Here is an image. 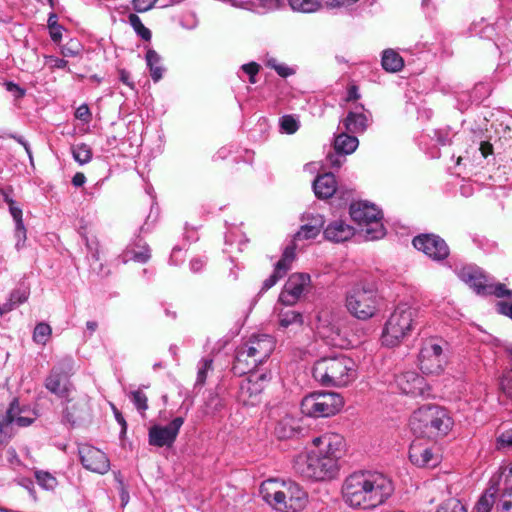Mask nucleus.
Listing matches in <instances>:
<instances>
[{"mask_svg":"<svg viewBox=\"0 0 512 512\" xmlns=\"http://www.w3.org/2000/svg\"><path fill=\"white\" fill-rule=\"evenodd\" d=\"M394 491L392 481L377 471L350 474L342 486L343 499L353 508L373 509L383 504Z\"/></svg>","mask_w":512,"mask_h":512,"instance_id":"f257e3e1","label":"nucleus"},{"mask_svg":"<svg viewBox=\"0 0 512 512\" xmlns=\"http://www.w3.org/2000/svg\"><path fill=\"white\" fill-rule=\"evenodd\" d=\"M453 425L454 421L449 411L434 404L419 407L410 418L412 432L418 437L432 440L445 437Z\"/></svg>","mask_w":512,"mask_h":512,"instance_id":"f03ea898","label":"nucleus"},{"mask_svg":"<svg viewBox=\"0 0 512 512\" xmlns=\"http://www.w3.org/2000/svg\"><path fill=\"white\" fill-rule=\"evenodd\" d=\"M260 494L265 502L282 512H299L307 504L306 492L292 481L265 480Z\"/></svg>","mask_w":512,"mask_h":512,"instance_id":"7ed1b4c3","label":"nucleus"},{"mask_svg":"<svg viewBox=\"0 0 512 512\" xmlns=\"http://www.w3.org/2000/svg\"><path fill=\"white\" fill-rule=\"evenodd\" d=\"M274 348L275 342L271 336L267 334L251 336L237 348L232 372L237 376L250 373L270 357Z\"/></svg>","mask_w":512,"mask_h":512,"instance_id":"20e7f679","label":"nucleus"},{"mask_svg":"<svg viewBox=\"0 0 512 512\" xmlns=\"http://www.w3.org/2000/svg\"><path fill=\"white\" fill-rule=\"evenodd\" d=\"M356 376L354 360L345 355L321 358L313 366V377L323 386L343 387Z\"/></svg>","mask_w":512,"mask_h":512,"instance_id":"39448f33","label":"nucleus"},{"mask_svg":"<svg viewBox=\"0 0 512 512\" xmlns=\"http://www.w3.org/2000/svg\"><path fill=\"white\" fill-rule=\"evenodd\" d=\"M345 305L353 317L368 320L376 315L380 298L373 285L357 282L346 292Z\"/></svg>","mask_w":512,"mask_h":512,"instance_id":"423d86ee","label":"nucleus"},{"mask_svg":"<svg viewBox=\"0 0 512 512\" xmlns=\"http://www.w3.org/2000/svg\"><path fill=\"white\" fill-rule=\"evenodd\" d=\"M293 468L303 477L316 481L332 479L338 473L333 458H326L315 450L298 454Z\"/></svg>","mask_w":512,"mask_h":512,"instance_id":"0eeeda50","label":"nucleus"},{"mask_svg":"<svg viewBox=\"0 0 512 512\" xmlns=\"http://www.w3.org/2000/svg\"><path fill=\"white\" fill-rule=\"evenodd\" d=\"M416 309L407 304L398 305L387 319L383 332L382 343L388 347L397 346L412 331Z\"/></svg>","mask_w":512,"mask_h":512,"instance_id":"6e6552de","label":"nucleus"},{"mask_svg":"<svg viewBox=\"0 0 512 512\" xmlns=\"http://www.w3.org/2000/svg\"><path fill=\"white\" fill-rule=\"evenodd\" d=\"M344 405L343 398L335 392H315L301 402V411L310 417H329L338 413Z\"/></svg>","mask_w":512,"mask_h":512,"instance_id":"1a4fd4ad","label":"nucleus"},{"mask_svg":"<svg viewBox=\"0 0 512 512\" xmlns=\"http://www.w3.org/2000/svg\"><path fill=\"white\" fill-rule=\"evenodd\" d=\"M420 370L427 375L441 374L448 363V345L437 339L426 340L419 352Z\"/></svg>","mask_w":512,"mask_h":512,"instance_id":"9d476101","label":"nucleus"},{"mask_svg":"<svg viewBox=\"0 0 512 512\" xmlns=\"http://www.w3.org/2000/svg\"><path fill=\"white\" fill-rule=\"evenodd\" d=\"M350 216L358 225L366 226L364 233L367 240H376L385 235L381 212L375 205L366 202L353 203L350 206Z\"/></svg>","mask_w":512,"mask_h":512,"instance_id":"9b49d317","label":"nucleus"},{"mask_svg":"<svg viewBox=\"0 0 512 512\" xmlns=\"http://www.w3.org/2000/svg\"><path fill=\"white\" fill-rule=\"evenodd\" d=\"M73 370V360L64 358L50 371L45 379V388L60 398H67L73 388L69 377Z\"/></svg>","mask_w":512,"mask_h":512,"instance_id":"f8f14e48","label":"nucleus"},{"mask_svg":"<svg viewBox=\"0 0 512 512\" xmlns=\"http://www.w3.org/2000/svg\"><path fill=\"white\" fill-rule=\"evenodd\" d=\"M268 383L267 375L250 374L239 387L238 398L244 405L256 406L261 401V395Z\"/></svg>","mask_w":512,"mask_h":512,"instance_id":"ddd939ff","label":"nucleus"},{"mask_svg":"<svg viewBox=\"0 0 512 512\" xmlns=\"http://www.w3.org/2000/svg\"><path fill=\"white\" fill-rule=\"evenodd\" d=\"M184 423L183 417L174 418L168 425H154L149 429L148 442L151 446L167 447L173 446L179 430Z\"/></svg>","mask_w":512,"mask_h":512,"instance_id":"4468645a","label":"nucleus"},{"mask_svg":"<svg viewBox=\"0 0 512 512\" xmlns=\"http://www.w3.org/2000/svg\"><path fill=\"white\" fill-rule=\"evenodd\" d=\"M413 246L425 253L435 261H441L448 257L449 247L446 242L435 234H421L414 237Z\"/></svg>","mask_w":512,"mask_h":512,"instance_id":"2eb2a0df","label":"nucleus"},{"mask_svg":"<svg viewBox=\"0 0 512 512\" xmlns=\"http://www.w3.org/2000/svg\"><path fill=\"white\" fill-rule=\"evenodd\" d=\"M78 452L85 469L99 474H105L110 469V461L100 449L84 444L79 447Z\"/></svg>","mask_w":512,"mask_h":512,"instance_id":"dca6fc26","label":"nucleus"},{"mask_svg":"<svg viewBox=\"0 0 512 512\" xmlns=\"http://www.w3.org/2000/svg\"><path fill=\"white\" fill-rule=\"evenodd\" d=\"M313 444L316 447L315 451L322 453L326 458H333L336 469L339 470L338 460L344 448L343 437L335 433H326L314 438Z\"/></svg>","mask_w":512,"mask_h":512,"instance_id":"f3484780","label":"nucleus"},{"mask_svg":"<svg viewBox=\"0 0 512 512\" xmlns=\"http://www.w3.org/2000/svg\"><path fill=\"white\" fill-rule=\"evenodd\" d=\"M309 283L310 276L308 274H292L279 295V302L286 306L294 305L301 298Z\"/></svg>","mask_w":512,"mask_h":512,"instance_id":"a211bd4d","label":"nucleus"},{"mask_svg":"<svg viewBox=\"0 0 512 512\" xmlns=\"http://www.w3.org/2000/svg\"><path fill=\"white\" fill-rule=\"evenodd\" d=\"M409 459L417 467H435L440 463V455L433 446H429L421 439L414 440L409 447Z\"/></svg>","mask_w":512,"mask_h":512,"instance_id":"6ab92c4d","label":"nucleus"},{"mask_svg":"<svg viewBox=\"0 0 512 512\" xmlns=\"http://www.w3.org/2000/svg\"><path fill=\"white\" fill-rule=\"evenodd\" d=\"M66 406L63 411V420L72 426L86 420L90 415L88 401L85 397L65 398Z\"/></svg>","mask_w":512,"mask_h":512,"instance_id":"aec40b11","label":"nucleus"},{"mask_svg":"<svg viewBox=\"0 0 512 512\" xmlns=\"http://www.w3.org/2000/svg\"><path fill=\"white\" fill-rule=\"evenodd\" d=\"M304 430L297 418L286 415L277 422L274 434L280 440H288L302 435Z\"/></svg>","mask_w":512,"mask_h":512,"instance_id":"412c9836","label":"nucleus"},{"mask_svg":"<svg viewBox=\"0 0 512 512\" xmlns=\"http://www.w3.org/2000/svg\"><path fill=\"white\" fill-rule=\"evenodd\" d=\"M460 279L472 287L477 294L484 295L488 282L486 276L475 267H464L459 271Z\"/></svg>","mask_w":512,"mask_h":512,"instance_id":"4be33fe9","label":"nucleus"},{"mask_svg":"<svg viewBox=\"0 0 512 512\" xmlns=\"http://www.w3.org/2000/svg\"><path fill=\"white\" fill-rule=\"evenodd\" d=\"M354 235V228L342 220L331 222L324 230L325 239L339 243L350 239Z\"/></svg>","mask_w":512,"mask_h":512,"instance_id":"5701e85b","label":"nucleus"},{"mask_svg":"<svg viewBox=\"0 0 512 512\" xmlns=\"http://www.w3.org/2000/svg\"><path fill=\"white\" fill-rule=\"evenodd\" d=\"M423 383V377L412 371L405 372L397 378V384L405 394H422Z\"/></svg>","mask_w":512,"mask_h":512,"instance_id":"b1692460","label":"nucleus"},{"mask_svg":"<svg viewBox=\"0 0 512 512\" xmlns=\"http://www.w3.org/2000/svg\"><path fill=\"white\" fill-rule=\"evenodd\" d=\"M313 190L320 199L332 197L337 190L335 176L332 173L318 176L313 182Z\"/></svg>","mask_w":512,"mask_h":512,"instance_id":"393cba45","label":"nucleus"},{"mask_svg":"<svg viewBox=\"0 0 512 512\" xmlns=\"http://www.w3.org/2000/svg\"><path fill=\"white\" fill-rule=\"evenodd\" d=\"M30 296V287L25 282H21L14 290L11 291L7 302L0 306L6 314L14 310L17 306L27 302Z\"/></svg>","mask_w":512,"mask_h":512,"instance_id":"a878e982","label":"nucleus"},{"mask_svg":"<svg viewBox=\"0 0 512 512\" xmlns=\"http://www.w3.org/2000/svg\"><path fill=\"white\" fill-rule=\"evenodd\" d=\"M368 121V117L364 113L350 111L343 119L342 123L346 132L359 134L366 131L369 125Z\"/></svg>","mask_w":512,"mask_h":512,"instance_id":"bb28decb","label":"nucleus"},{"mask_svg":"<svg viewBox=\"0 0 512 512\" xmlns=\"http://www.w3.org/2000/svg\"><path fill=\"white\" fill-rule=\"evenodd\" d=\"M359 145L358 138L343 131L335 137L334 148L337 154L348 155L353 153Z\"/></svg>","mask_w":512,"mask_h":512,"instance_id":"cd10ccee","label":"nucleus"},{"mask_svg":"<svg viewBox=\"0 0 512 512\" xmlns=\"http://www.w3.org/2000/svg\"><path fill=\"white\" fill-rule=\"evenodd\" d=\"M323 224L322 216H314L311 223L301 226L300 230L294 235V241L314 239L320 233Z\"/></svg>","mask_w":512,"mask_h":512,"instance_id":"c85d7f7f","label":"nucleus"},{"mask_svg":"<svg viewBox=\"0 0 512 512\" xmlns=\"http://www.w3.org/2000/svg\"><path fill=\"white\" fill-rule=\"evenodd\" d=\"M381 63L382 67L388 72H398L404 66L403 58L392 49L383 52Z\"/></svg>","mask_w":512,"mask_h":512,"instance_id":"c756f323","label":"nucleus"},{"mask_svg":"<svg viewBox=\"0 0 512 512\" xmlns=\"http://www.w3.org/2000/svg\"><path fill=\"white\" fill-rule=\"evenodd\" d=\"M160 61L161 57L155 50L149 49L147 51L146 62L154 82H158L163 77L164 68L160 65Z\"/></svg>","mask_w":512,"mask_h":512,"instance_id":"7c9ffc66","label":"nucleus"},{"mask_svg":"<svg viewBox=\"0 0 512 512\" xmlns=\"http://www.w3.org/2000/svg\"><path fill=\"white\" fill-rule=\"evenodd\" d=\"M278 322L279 327L282 329H287L293 325L300 327L303 325V316L301 313L294 310L281 309L278 313Z\"/></svg>","mask_w":512,"mask_h":512,"instance_id":"2f4dec72","label":"nucleus"},{"mask_svg":"<svg viewBox=\"0 0 512 512\" xmlns=\"http://www.w3.org/2000/svg\"><path fill=\"white\" fill-rule=\"evenodd\" d=\"M292 10L302 13L318 11L322 4L319 0H287Z\"/></svg>","mask_w":512,"mask_h":512,"instance_id":"473e14b6","label":"nucleus"},{"mask_svg":"<svg viewBox=\"0 0 512 512\" xmlns=\"http://www.w3.org/2000/svg\"><path fill=\"white\" fill-rule=\"evenodd\" d=\"M496 503V489L488 488L476 504L477 512H490Z\"/></svg>","mask_w":512,"mask_h":512,"instance_id":"72a5a7b5","label":"nucleus"},{"mask_svg":"<svg viewBox=\"0 0 512 512\" xmlns=\"http://www.w3.org/2000/svg\"><path fill=\"white\" fill-rule=\"evenodd\" d=\"M72 155L76 162L80 165H84L91 161L92 150L89 145L81 143L72 147Z\"/></svg>","mask_w":512,"mask_h":512,"instance_id":"f704fd0d","label":"nucleus"},{"mask_svg":"<svg viewBox=\"0 0 512 512\" xmlns=\"http://www.w3.org/2000/svg\"><path fill=\"white\" fill-rule=\"evenodd\" d=\"M128 22L139 37L145 41L151 40V31L143 25L138 15L131 13L128 16Z\"/></svg>","mask_w":512,"mask_h":512,"instance_id":"c9c22d12","label":"nucleus"},{"mask_svg":"<svg viewBox=\"0 0 512 512\" xmlns=\"http://www.w3.org/2000/svg\"><path fill=\"white\" fill-rule=\"evenodd\" d=\"M52 333V329L49 324L40 322L38 323L33 331V340L35 343L45 345L49 340Z\"/></svg>","mask_w":512,"mask_h":512,"instance_id":"e433bc0d","label":"nucleus"},{"mask_svg":"<svg viewBox=\"0 0 512 512\" xmlns=\"http://www.w3.org/2000/svg\"><path fill=\"white\" fill-rule=\"evenodd\" d=\"M150 256V249L147 245L142 246L139 251L128 249L124 253L125 261L133 260L139 263L147 262L150 259Z\"/></svg>","mask_w":512,"mask_h":512,"instance_id":"4c0bfd02","label":"nucleus"},{"mask_svg":"<svg viewBox=\"0 0 512 512\" xmlns=\"http://www.w3.org/2000/svg\"><path fill=\"white\" fill-rule=\"evenodd\" d=\"M213 369V358H202L198 363V372L196 378V385H204L207 378L208 371Z\"/></svg>","mask_w":512,"mask_h":512,"instance_id":"58836bf2","label":"nucleus"},{"mask_svg":"<svg viewBox=\"0 0 512 512\" xmlns=\"http://www.w3.org/2000/svg\"><path fill=\"white\" fill-rule=\"evenodd\" d=\"M295 250L296 246L294 243L288 245L285 248L281 259L275 265L281 269H284V271L287 273L288 270L291 268V263L295 259Z\"/></svg>","mask_w":512,"mask_h":512,"instance_id":"ea45409f","label":"nucleus"},{"mask_svg":"<svg viewBox=\"0 0 512 512\" xmlns=\"http://www.w3.org/2000/svg\"><path fill=\"white\" fill-rule=\"evenodd\" d=\"M35 478L37 483L46 490H53L57 486V479L49 472L36 471Z\"/></svg>","mask_w":512,"mask_h":512,"instance_id":"a19ab883","label":"nucleus"},{"mask_svg":"<svg viewBox=\"0 0 512 512\" xmlns=\"http://www.w3.org/2000/svg\"><path fill=\"white\" fill-rule=\"evenodd\" d=\"M436 512H467V510L460 500L449 498L441 503Z\"/></svg>","mask_w":512,"mask_h":512,"instance_id":"79ce46f5","label":"nucleus"},{"mask_svg":"<svg viewBox=\"0 0 512 512\" xmlns=\"http://www.w3.org/2000/svg\"><path fill=\"white\" fill-rule=\"evenodd\" d=\"M497 512H512V486L507 488L496 503Z\"/></svg>","mask_w":512,"mask_h":512,"instance_id":"37998d69","label":"nucleus"},{"mask_svg":"<svg viewBox=\"0 0 512 512\" xmlns=\"http://www.w3.org/2000/svg\"><path fill=\"white\" fill-rule=\"evenodd\" d=\"M129 397L135 405L136 409L141 414H144V412L148 409V398L146 394H144L141 390H135L130 392Z\"/></svg>","mask_w":512,"mask_h":512,"instance_id":"c03bdc74","label":"nucleus"},{"mask_svg":"<svg viewBox=\"0 0 512 512\" xmlns=\"http://www.w3.org/2000/svg\"><path fill=\"white\" fill-rule=\"evenodd\" d=\"M484 295H494L498 298L508 297L512 298V290L507 289L502 283L487 285Z\"/></svg>","mask_w":512,"mask_h":512,"instance_id":"a18cd8bd","label":"nucleus"},{"mask_svg":"<svg viewBox=\"0 0 512 512\" xmlns=\"http://www.w3.org/2000/svg\"><path fill=\"white\" fill-rule=\"evenodd\" d=\"M47 23L51 39L54 42H59L62 38L63 28L57 23V15L55 13H50Z\"/></svg>","mask_w":512,"mask_h":512,"instance_id":"49530a36","label":"nucleus"},{"mask_svg":"<svg viewBox=\"0 0 512 512\" xmlns=\"http://www.w3.org/2000/svg\"><path fill=\"white\" fill-rule=\"evenodd\" d=\"M286 274L287 273L284 271V269H281L275 265L273 273L263 282L260 292L264 293L268 291Z\"/></svg>","mask_w":512,"mask_h":512,"instance_id":"de8ad7c7","label":"nucleus"},{"mask_svg":"<svg viewBox=\"0 0 512 512\" xmlns=\"http://www.w3.org/2000/svg\"><path fill=\"white\" fill-rule=\"evenodd\" d=\"M280 126L284 132L293 134L299 129V122L292 115H284L280 119Z\"/></svg>","mask_w":512,"mask_h":512,"instance_id":"09e8293b","label":"nucleus"},{"mask_svg":"<svg viewBox=\"0 0 512 512\" xmlns=\"http://www.w3.org/2000/svg\"><path fill=\"white\" fill-rule=\"evenodd\" d=\"M14 434L13 423L6 419L0 422V444L7 443Z\"/></svg>","mask_w":512,"mask_h":512,"instance_id":"8fccbe9b","label":"nucleus"},{"mask_svg":"<svg viewBox=\"0 0 512 512\" xmlns=\"http://www.w3.org/2000/svg\"><path fill=\"white\" fill-rule=\"evenodd\" d=\"M81 52V45L78 41L70 40L61 47V53L65 57H75Z\"/></svg>","mask_w":512,"mask_h":512,"instance_id":"3c124183","label":"nucleus"},{"mask_svg":"<svg viewBox=\"0 0 512 512\" xmlns=\"http://www.w3.org/2000/svg\"><path fill=\"white\" fill-rule=\"evenodd\" d=\"M22 410L19 405V400L17 398H14L10 405L8 410L6 411L5 416L3 419H6L8 421H11L12 423L15 422L16 418L20 416Z\"/></svg>","mask_w":512,"mask_h":512,"instance_id":"603ef678","label":"nucleus"},{"mask_svg":"<svg viewBox=\"0 0 512 512\" xmlns=\"http://www.w3.org/2000/svg\"><path fill=\"white\" fill-rule=\"evenodd\" d=\"M15 238L17 239L15 247L17 250H20L26 241V229L24 223L16 224Z\"/></svg>","mask_w":512,"mask_h":512,"instance_id":"864d4df0","label":"nucleus"},{"mask_svg":"<svg viewBox=\"0 0 512 512\" xmlns=\"http://www.w3.org/2000/svg\"><path fill=\"white\" fill-rule=\"evenodd\" d=\"M157 0H133V8L139 13L146 12L153 8Z\"/></svg>","mask_w":512,"mask_h":512,"instance_id":"5fc2aeb1","label":"nucleus"},{"mask_svg":"<svg viewBox=\"0 0 512 512\" xmlns=\"http://www.w3.org/2000/svg\"><path fill=\"white\" fill-rule=\"evenodd\" d=\"M7 91L11 92L16 99L24 97L25 90L14 82L8 81L4 83Z\"/></svg>","mask_w":512,"mask_h":512,"instance_id":"6e6d98bb","label":"nucleus"},{"mask_svg":"<svg viewBox=\"0 0 512 512\" xmlns=\"http://www.w3.org/2000/svg\"><path fill=\"white\" fill-rule=\"evenodd\" d=\"M85 241H86V246L92 256L93 259H95L96 261L99 260V243L97 241V239H91L89 240L87 237H85Z\"/></svg>","mask_w":512,"mask_h":512,"instance_id":"4d7b16f0","label":"nucleus"},{"mask_svg":"<svg viewBox=\"0 0 512 512\" xmlns=\"http://www.w3.org/2000/svg\"><path fill=\"white\" fill-rule=\"evenodd\" d=\"M497 442L500 447L512 446V428L502 432Z\"/></svg>","mask_w":512,"mask_h":512,"instance_id":"13d9d810","label":"nucleus"},{"mask_svg":"<svg viewBox=\"0 0 512 512\" xmlns=\"http://www.w3.org/2000/svg\"><path fill=\"white\" fill-rule=\"evenodd\" d=\"M46 63L50 65L51 68L63 69L67 66L68 62L62 58L54 57V56H46Z\"/></svg>","mask_w":512,"mask_h":512,"instance_id":"bf43d9fd","label":"nucleus"},{"mask_svg":"<svg viewBox=\"0 0 512 512\" xmlns=\"http://www.w3.org/2000/svg\"><path fill=\"white\" fill-rule=\"evenodd\" d=\"M9 210L16 224L23 223L22 210L15 206V202L13 200H9Z\"/></svg>","mask_w":512,"mask_h":512,"instance_id":"052dcab7","label":"nucleus"},{"mask_svg":"<svg viewBox=\"0 0 512 512\" xmlns=\"http://www.w3.org/2000/svg\"><path fill=\"white\" fill-rule=\"evenodd\" d=\"M75 116H76V118H78L82 121L88 122L90 119V116H91L89 107L85 104L81 105L80 107L77 108Z\"/></svg>","mask_w":512,"mask_h":512,"instance_id":"680f3d73","label":"nucleus"},{"mask_svg":"<svg viewBox=\"0 0 512 512\" xmlns=\"http://www.w3.org/2000/svg\"><path fill=\"white\" fill-rule=\"evenodd\" d=\"M497 311L500 314L508 316L512 319V303H508L505 301H500L497 303Z\"/></svg>","mask_w":512,"mask_h":512,"instance_id":"e2e57ef3","label":"nucleus"},{"mask_svg":"<svg viewBox=\"0 0 512 512\" xmlns=\"http://www.w3.org/2000/svg\"><path fill=\"white\" fill-rule=\"evenodd\" d=\"M118 73H119V80L127 85L130 89H135V84L133 81L130 80V73L128 71H126L125 69H119L118 70Z\"/></svg>","mask_w":512,"mask_h":512,"instance_id":"0e129e2a","label":"nucleus"},{"mask_svg":"<svg viewBox=\"0 0 512 512\" xmlns=\"http://www.w3.org/2000/svg\"><path fill=\"white\" fill-rule=\"evenodd\" d=\"M241 69L249 76L257 75L260 65L256 62H250L241 66Z\"/></svg>","mask_w":512,"mask_h":512,"instance_id":"69168bd1","label":"nucleus"},{"mask_svg":"<svg viewBox=\"0 0 512 512\" xmlns=\"http://www.w3.org/2000/svg\"><path fill=\"white\" fill-rule=\"evenodd\" d=\"M205 265V261L201 258H193L191 261H190V269L193 271V272H199L203 269Z\"/></svg>","mask_w":512,"mask_h":512,"instance_id":"338daca9","label":"nucleus"},{"mask_svg":"<svg viewBox=\"0 0 512 512\" xmlns=\"http://www.w3.org/2000/svg\"><path fill=\"white\" fill-rule=\"evenodd\" d=\"M479 150L484 158L488 157L493 153V146L489 142L483 141L480 144Z\"/></svg>","mask_w":512,"mask_h":512,"instance_id":"774afa93","label":"nucleus"}]
</instances>
